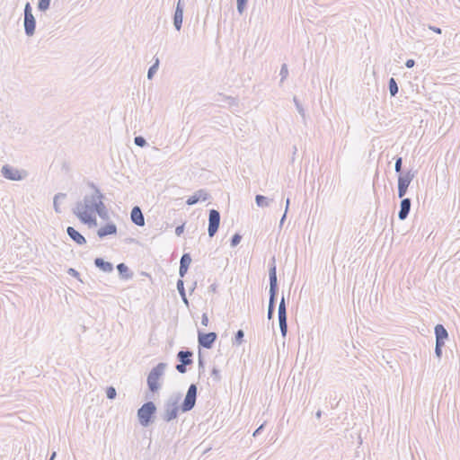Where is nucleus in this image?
Returning a JSON list of instances; mask_svg holds the SVG:
<instances>
[{"instance_id":"nucleus-8","label":"nucleus","mask_w":460,"mask_h":460,"mask_svg":"<svg viewBox=\"0 0 460 460\" xmlns=\"http://www.w3.org/2000/svg\"><path fill=\"white\" fill-rule=\"evenodd\" d=\"M217 339V334L214 332H203L201 331H198V342L199 347H202L204 349H211Z\"/></svg>"},{"instance_id":"nucleus-9","label":"nucleus","mask_w":460,"mask_h":460,"mask_svg":"<svg viewBox=\"0 0 460 460\" xmlns=\"http://www.w3.org/2000/svg\"><path fill=\"white\" fill-rule=\"evenodd\" d=\"M270 293H278L279 285L277 278L276 258L273 256L269 262Z\"/></svg>"},{"instance_id":"nucleus-1","label":"nucleus","mask_w":460,"mask_h":460,"mask_svg":"<svg viewBox=\"0 0 460 460\" xmlns=\"http://www.w3.org/2000/svg\"><path fill=\"white\" fill-rule=\"evenodd\" d=\"M197 394V385L195 384H191L187 390L185 398L181 406L178 405L181 397L180 394L170 396L164 402L162 419L166 422H170L177 418L179 410H181L182 412L191 411L196 404Z\"/></svg>"},{"instance_id":"nucleus-58","label":"nucleus","mask_w":460,"mask_h":460,"mask_svg":"<svg viewBox=\"0 0 460 460\" xmlns=\"http://www.w3.org/2000/svg\"><path fill=\"white\" fill-rule=\"evenodd\" d=\"M196 285H197V283H196V282H194L193 286H190V288H191V289H190V291H191V292H192V291H194V289H195V288H196Z\"/></svg>"},{"instance_id":"nucleus-16","label":"nucleus","mask_w":460,"mask_h":460,"mask_svg":"<svg viewBox=\"0 0 460 460\" xmlns=\"http://www.w3.org/2000/svg\"><path fill=\"white\" fill-rule=\"evenodd\" d=\"M411 200L409 198H404L401 200L400 210L398 212V218L400 220H405L411 211Z\"/></svg>"},{"instance_id":"nucleus-21","label":"nucleus","mask_w":460,"mask_h":460,"mask_svg":"<svg viewBox=\"0 0 460 460\" xmlns=\"http://www.w3.org/2000/svg\"><path fill=\"white\" fill-rule=\"evenodd\" d=\"M435 336L437 342H443L448 338V332L447 329L440 323L435 326Z\"/></svg>"},{"instance_id":"nucleus-42","label":"nucleus","mask_w":460,"mask_h":460,"mask_svg":"<svg viewBox=\"0 0 460 460\" xmlns=\"http://www.w3.org/2000/svg\"><path fill=\"white\" fill-rule=\"evenodd\" d=\"M211 376L216 382H219L221 380L220 371L217 367H213L211 371Z\"/></svg>"},{"instance_id":"nucleus-40","label":"nucleus","mask_w":460,"mask_h":460,"mask_svg":"<svg viewBox=\"0 0 460 460\" xmlns=\"http://www.w3.org/2000/svg\"><path fill=\"white\" fill-rule=\"evenodd\" d=\"M445 345L443 342H437L435 346V354L436 356L440 358L442 357V348Z\"/></svg>"},{"instance_id":"nucleus-14","label":"nucleus","mask_w":460,"mask_h":460,"mask_svg":"<svg viewBox=\"0 0 460 460\" xmlns=\"http://www.w3.org/2000/svg\"><path fill=\"white\" fill-rule=\"evenodd\" d=\"M130 219L137 226H145V217L138 206L133 207L130 212Z\"/></svg>"},{"instance_id":"nucleus-28","label":"nucleus","mask_w":460,"mask_h":460,"mask_svg":"<svg viewBox=\"0 0 460 460\" xmlns=\"http://www.w3.org/2000/svg\"><path fill=\"white\" fill-rule=\"evenodd\" d=\"M66 193H61V192H59V193L55 195L54 199H53V207H54V210H55L56 213H61L62 212V210H61V208L59 207L58 200L60 199H66Z\"/></svg>"},{"instance_id":"nucleus-7","label":"nucleus","mask_w":460,"mask_h":460,"mask_svg":"<svg viewBox=\"0 0 460 460\" xmlns=\"http://www.w3.org/2000/svg\"><path fill=\"white\" fill-rule=\"evenodd\" d=\"M278 317L279 323L280 328V332L283 337L287 335L288 332V317H287V307L285 303V298L282 296L278 309Z\"/></svg>"},{"instance_id":"nucleus-24","label":"nucleus","mask_w":460,"mask_h":460,"mask_svg":"<svg viewBox=\"0 0 460 460\" xmlns=\"http://www.w3.org/2000/svg\"><path fill=\"white\" fill-rule=\"evenodd\" d=\"M277 296H278V293H270L268 313H267V317L269 320H270L274 315Z\"/></svg>"},{"instance_id":"nucleus-35","label":"nucleus","mask_w":460,"mask_h":460,"mask_svg":"<svg viewBox=\"0 0 460 460\" xmlns=\"http://www.w3.org/2000/svg\"><path fill=\"white\" fill-rule=\"evenodd\" d=\"M198 368L199 376L205 372V360L200 352L199 353Z\"/></svg>"},{"instance_id":"nucleus-50","label":"nucleus","mask_w":460,"mask_h":460,"mask_svg":"<svg viewBox=\"0 0 460 460\" xmlns=\"http://www.w3.org/2000/svg\"><path fill=\"white\" fill-rule=\"evenodd\" d=\"M287 214H288V213L284 212V214H283L282 217L280 218V222H279V228H281V227H282V226H283V224H284V222H285V220H286V218H287Z\"/></svg>"},{"instance_id":"nucleus-32","label":"nucleus","mask_w":460,"mask_h":460,"mask_svg":"<svg viewBox=\"0 0 460 460\" xmlns=\"http://www.w3.org/2000/svg\"><path fill=\"white\" fill-rule=\"evenodd\" d=\"M248 0H236V9L240 15L243 13L246 9Z\"/></svg>"},{"instance_id":"nucleus-26","label":"nucleus","mask_w":460,"mask_h":460,"mask_svg":"<svg viewBox=\"0 0 460 460\" xmlns=\"http://www.w3.org/2000/svg\"><path fill=\"white\" fill-rule=\"evenodd\" d=\"M177 289H178V292L181 296V298L182 300V302L187 305L189 306V300L187 298V296H186V291H185V288H184V282L181 279H178L177 281Z\"/></svg>"},{"instance_id":"nucleus-3","label":"nucleus","mask_w":460,"mask_h":460,"mask_svg":"<svg viewBox=\"0 0 460 460\" xmlns=\"http://www.w3.org/2000/svg\"><path fill=\"white\" fill-rule=\"evenodd\" d=\"M166 367V363L161 362L158 363L155 367H153L149 372L146 383L149 391H151L152 393H156L161 388V384L159 383V380L164 375Z\"/></svg>"},{"instance_id":"nucleus-31","label":"nucleus","mask_w":460,"mask_h":460,"mask_svg":"<svg viewBox=\"0 0 460 460\" xmlns=\"http://www.w3.org/2000/svg\"><path fill=\"white\" fill-rule=\"evenodd\" d=\"M243 337H244V332L243 330H238L236 332H235V335H234V340L233 341V344L234 345H241L243 342Z\"/></svg>"},{"instance_id":"nucleus-18","label":"nucleus","mask_w":460,"mask_h":460,"mask_svg":"<svg viewBox=\"0 0 460 460\" xmlns=\"http://www.w3.org/2000/svg\"><path fill=\"white\" fill-rule=\"evenodd\" d=\"M66 234L75 243L79 245H84L86 243V239L84 236L73 226H68L66 228Z\"/></svg>"},{"instance_id":"nucleus-43","label":"nucleus","mask_w":460,"mask_h":460,"mask_svg":"<svg viewBox=\"0 0 460 460\" xmlns=\"http://www.w3.org/2000/svg\"><path fill=\"white\" fill-rule=\"evenodd\" d=\"M407 190H408V187H406V186L403 187L402 185H398V197L402 199H404L403 197L407 193Z\"/></svg>"},{"instance_id":"nucleus-30","label":"nucleus","mask_w":460,"mask_h":460,"mask_svg":"<svg viewBox=\"0 0 460 460\" xmlns=\"http://www.w3.org/2000/svg\"><path fill=\"white\" fill-rule=\"evenodd\" d=\"M94 212L97 213L98 216L102 219H106L108 217V211L103 202L99 205Z\"/></svg>"},{"instance_id":"nucleus-13","label":"nucleus","mask_w":460,"mask_h":460,"mask_svg":"<svg viewBox=\"0 0 460 460\" xmlns=\"http://www.w3.org/2000/svg\"><path fill=\"white\" fill-rule=\"evenodd\" d=\"M209 199V194L205 190H199L194 192L193 195L190 196L187 200L186 204L188 206H192L197 204L199 201H206Z\"/></svg>"},{"instance_id":"nucleus-47","label":"nucleus","mask_w":460,"mask_h":460,"mask_svg":"<svg viewBox=\"0 0 460 460\" xmlns=\"http://www.w3.org/2000/svg\"><path fill=\"white\" fill-rule=\"evenodd\" d=\"M183 230H184V225L178 226L175 228V234H176V235L180 236V235L183 233Z\"/></svg>"},{"instance_id":"nucleus-12","label":"nucleus","mask_w":460,"mask_h":460,"mask_svg":"<svg viewBox=\"0 0 460 460\" xmlns=\"http://www.w3.org/2000/svg\"><path fill=\"white\" fill-rule=\"evenodd\" d=\"M2 174L5 179L11 181H21L23 178L19 170L13 168L9 164L2 167Z\"/></svg>"},{"instance_id":"nucleus-10","label":"nucleus","mask_w":460,"mask_h":460,"mask_svg":"<svg viewBox=\"0 0 460 460\" xmlns=\"http://www.w3.org/2000/svg\"><path fill=\"white\" fill-rule=\"evenodd\" d=\"M220 226V213L217 209H210L208 213V233L209 237H213Z\"/></svg>"},{"instance_id":"nucleus-46","label":"nucleus","mask_w":460,"mask_h":460,"mask_svg":"<svg viewBox=\"0 0 460 460\" xmlns=\"http://www.w3.org/2000/svg\"><path fill=\"white\" fill-rule=\"evenodd\" d=\"M264 426H265V424H264V423H263V424H261V426H259V427L255 429V431L253 432L252 436H253V437H257L258 435H260V434L261 433V431L263 430Z\"/></svg>"},{"instance_id":"nucleus-15","label":"nucleus","mask_w":460,"mask_h":460,"mask_svg":"<svg viewBox=\"0 0 460 460\" xmlns=\"http://www.w3.org/2000/svg\"><path fill=\"white\" fill-rule=\"evenodd\" d=\"M23 24L25 34L29 37L32 36L36 28V20L33 14H25Z\"/></svg>"},{"instance_id":"nucleus-17","label":"nucleus","mask_w":460,"mask_h":460,"mask_svg":"<svg viewBox=\"0 0 460 460\" xmlns=\"http://www.w3.org/2000/svg\"><path fill=\"white\" fill-rule=\"evenodd\" d=\"M116 234H117V226L112 222L107 223L105 226L100 227L97 230V235L100 238H103L107 235H113Z\"/></svg>"},{"instance_id":"nucleus-33","label":"nucleus","mask_w":460,"mask_h":460,"mask_svg":"<svg viewBox=\"0 0 460 460\" xmlns=\"http://www.w3.org/2000/svg\"><path fill=\"white\" fill-rule=\"evenodd\" d=\"M51 0H39L38 1V9L40 12H46L49 9Z\"/></svg>"},{"instance_id":"nucleus-5","label":"nucleus","mask_w":460,"mask_h":460,"mask_svg":"<svg viewBox=\"0 0 460 460\" xmlns=\"http://www.w3.org/2000/svg\"><path fill=\"white\" fill-rule=\"evenodd\" d=\"M192 356L193 352L190 349L180 350L177 353V360L180 363L176 365L175 368L179 373L184 374L187 372V366L193 363Z\"/></svg>"},{"instance_id":"nucleus-51","label":"nucleus","mask_w":460,"mask_h":460,"mask_svg":"<svg viewBox=\"0 0 460 460\" xmlns=\"http://www.w3.org/2000/svg\"><path fill=\"white\" fill-rule=\"evenodd\" d=\"M217 288V285L216 283H213L208 287V290L211 292H216Z\"/></svg>"},{"instance_id":"nucleus-56","label":"nucleus","mask_w":460,"mask_h":460,"mask_svg":"<svg viewBox=\"0 0 460 460\" xmlns=\"http://www.w3.org/2000/svg\"><path fill=\"white\" fill-rule=\"evenodd\" d=\"M56 456H57V453L54 451V452H52L49 460H54L56 458Z\"/></svg>"},{"instance_id":"nucleus-19","label":"nucleus","mask_w":460,"mask_h":460,"mask_svg":"<svg viewBox=\"0 0 460 460\" xmlns=\"http://www.w3.org/2000/svg\"><path fill=\"white\" fill-rule=\"evenodd\" d=\"M191 256L190 253H183L180 260V268H179V275L181 278H183L190 265Z\"/></svg>"},{"instance_id":"nucleus-29","label":"nucleus","mask_w":460,"mask_h":460,"mask_svg":"<svg viewBox=\"0 0 460 460\" xmlns=\"http://www.w3.org/2000/svg\"><path fill=\"white\" fill-rule=\"evenodd\" d=\"M159 58H155L154 64L149 67L147 71V78L150 80L154 77L155 74L157 72L159 68Z\"/></svg>"},{"instance_id":"nucleus-55","label":"nucleus","mask_w":460,"mask_h":460,"mask_svg":"<svg viewBox=\"0 0 460 460\" xmlns=\"http://www.w3.org/2000/svg\"><path fill=\"white\" fill-rule=\"evenodd\" d=\"M227 99L230 101L229 103L230 104H233V103H236V100L233 97H227Z\"/></svg>"},{"instance_id":"nucleus-39","label":"nucleus","mask_w":460,"mask_h":460,"mask_svg":"<svg viewBox=\"0 0 460 460\" xmlns=\"http://www.w3.org/2000/svg\"><path fill=\"white\" fill-rule=\"evenodd\" d=\"M279 75L281 76L280 83H282L287 78V76L288 75V66H287L286 64H283L281 66Z\"/></svg>"},{"instance_id":"nucleus-53","label":"nucleus","mask_w":460,"mask_h":460,"mask_svg":"<svg viewBox=\"0 0 460 460\" xmlns=\"http://www.w3.org/2000/svg\"><path fill=\"white\" fill-rule=\"evenodd\" d=\"M429 29L437 33H439V34L441 33V29L438 27L430 26Z\"/></svg>"},{"instance_id":"nucleus-48","label":"nucleus","mask_w":460,"mask_h":460,"mask_svg":"<svg viewBox=\"0 0 460 460\" xmlns=\"http://www.w3.org/2000/svg\"><path fill=\"white\" fill-rule=\"evenodd\" d=\"M208 323V317L207 314H203L202 317H201V324L203 326H207Z\"/></svg>"},{"instance_id":"nucleus-52","label":"nucleus","mask_w":460,"mask_h":460,"mask_svg":"<svg viewBox=\"0 0 460 460\" xmlns=\"http://www.w3.org/2000/svg\"><path fill=\"white\" fill-rule=\"evenodd\" d=\"M289 205H290V199H289V198H288V199H286V206H285V212H286V213H288V211Z\"/></svg>"},{"instance_id":"nucleus-23","label":"nucleus","mask_w":460,"mask_h":460,"mask_svg":"<svg viewBox=\"0 0 460 460\" xmlns=\"http://www.w3.org/2000/svg\"><path fill=\"white\" fill-rule=\"evenodd\" d=\"M117 270L120 279H130L133 277V272L128 269V267L121 262L117 265Z\"/></svg>"},{"instance_id":"nucleus-34","label":"nucleus","mask_w":460,"mask_h":460,"mask_svg":"<svg viewBox=\"0 0 460 460\" xmlns=\"http://www.w3.org/2000/svg\"><path fill=\"white\" fill-rule=\"evenodd\" d=\"M293 102L296 105V108L298 113L303 117V119H305V109L303 108L302 104L300 103V102L296 96L293 97Z\"/></svg>"},{"instance_id":"nucleus-6","label":"nucleus","mask_w":460,"mask_h":460,"mask_svg":"<svg viewBox=\"0 0 460 460\" xmlns=\"http://www.w3.org/2000/svg\"><path fill=\"white\" fill-rule=\"evenodd\" d=\"M73 213L83 222L88 225H96V217L93 215V212L82 208V202L76 203L75 208L73 209Z\"/></svg>"},{"instance_id":"nucleus-38","label":"nucleus","mask_w":460,"mask_h":460,"mask_svg":"<svg viewBox=\"0 0 460 460\" xmlns=\"http://www.w3.org/2000/svg\"><path fill=\"white\" fill-rule=\"evenodd\" d=\"M116 395H117V392H116V389L113 386H109L106 389V396H107L108 399L113 400V399L116 398Z\"/></svg>"},{"instance_id":"nucleus-36","label":"nucleus","mask_w":460,"mask_h":460,"mask_svg":"<svg viewBox=\"0 0 460 460\" xmlns=\"http://www.w3.org/2000/svg\"><path fill=\"white\" fill-rule=\"evenodd\" d=\"M134 143L136 146H140V147H144L147 145L146 140L142 136L135 137Z\"/></svg>"},{"instance_id":"nucleus-27","label":"nucleus","mask_w":460,"mask_h":460,"mask_svg":"<svg viewBox=\"0 0 460 460\" xmlns=\"http://www.w3.org/2000/svg\"><path fill=\"white\" fill-rule=\"evenodd\" d=\"M388 89H389L390 95L392 97H394L398 93V91H399L398 84L394 77H391L388 81Z\"/></svg>"},{"instance_id":"nucleus-44","label":"nucleus","mask_w":460,"mask_h":460,"mask_svg":"<svg viewBox=\"0 0 460 460\" xmlns=\"http://www.w3.org/2000/svg\"><path fill=\"white\" fill-rule=\"evenodd\" d=\"M67 274L72 276V277H74V278H75V279H77L78 280L82 281L80 279V273L76 270H75L73 268H69L67 270Z\"/></svg>"},{"instance_id":"nucleus-25","label":"nucleus","mask_w":460,"mask_h":460,"mask_svg":"<svg viewBox=\"0 0 460 460\" xmlns=\"http://www.w3.org/2000/svg\"><path fill=\"white\" fill-rule=\"evenodd\" d=\"M272 201V199H270L261 194H257L255 196V203L260 208H267L270 205Z\"/></svg>"},{"instance_id":"nucleus-57","label":"nucleus","mask_w":460,"mask_h":460,"mask_svg":"<svg viewBox=\"0 0 460 460\" xmlns=\"http://www.w3.org/2000/svg\"><path fill=\"white\" fill-rule=\"evenodd\" d=\"M196 285H197V283H196V282H194L193 286H190V288H191V289H190V291H191V292H192V291H194V289H195V288H196Z\"/></svg>"},{"instance_id":"nucleus-4","label":"nucleus","mask_w":460,"mask_h":460,"mask_svg":"<svg viewBox=\"0 0 460 460\" xmlns=\"http://www.w3.org/2000/svg\"><path fill=\"white\" fill-rule=\"evenodd\" d=\"M156 410L157 409L154 402L149 401L145 402L137 410V419L140 425L143 427H148L154 421Z\"/></svg>"},{"instance_id":"nucleus-41","label":"nucleus","mask_w":460,"mask_h":460,"mask_svg":"<svg viewBox=\"0 0 460 460\" xmlns=\"http://www.w3.org/2000/svg\"><path fill=\"white\" fill-rule=\"evenodd\" d=\"M402 158L398 156L395 158L394 170L397 173L402 172Z\"/></svg>"},{"instance_id":"nucleus-49","label":"nucleus","mask_w":460,"mask_h":460,"mask_svg":"<svg viewBox=\"0 0 460 460\" xmlns=\"http://www.w3.org/2000/svg\"><path fill=\"white\" fill-rule=\"evenodd\" d=\"M414 65H415V61H414L413 59H408V60H406V62H405V66H406L407 68H411V67H413V66H414Z\"/></svg>"},{"instance_id":"nucleus-11","label":"nucleus","mask_w":460,"mask_h":460,"mask_svg":"<svg viewBox=\"0 0 460 460\" xmlns=\"http://www.w3.org/2000/svg\"><path fill=\"white\" fill-rule=\"evenodd\" d=\"M184 1L178 0L173 14V25L176 31H180L182 26Z\"/></svg>"},{"instance_id":"nucleus-20","label":"nucleus","mask_w":460,"mask_h":460,"mask_svg":"<svg viewBox=\"0 0 460 460\" xmlns=\"http://www.w3.org/2000/svg\"><path fill=\"white\" fill-rule=\"evenodd\" d=\"M94 265L100 270L106 273H110L113 270V264L111 262L104 261L102 258L100 257L94 259Z\"/></svg>"},{"instance_id":"nucleus-54","label":"nucleus","mask_w":460,"mask_h":460,"mask_svg":"<svg viewBox=\"0 0 460 460\" xmlns=\"http://www.w3.org/2000/svg\"><path fill=\"white\" fill-rule=\"evenodd\" d=\"M315 417L317 419H320L322 417V411L321 410H318L316 412H315Z\"/></svg>"},{"instance_id":"nucleus-45","label":"nucleus","mask_w":460,"mask_h":460,"mask_svg":"<svg viewBox=\"0 0 460 460\" xmlns=\"http://www.w3.org/2000/svg\"><path fill=\"white\" fill-rule=\"evenodd\" d=\"M25 14H32V8L29 2H27L24 6V15Z\"/></svg>"},{"instance_id":"nucleus-2","label":"nucleus","mask_w":460,"mask_h":460,"mask_svg":"<svg viewBox=\"0 0 460 460\" xmlns=\"http://www.w3.org/2000/svg\"><path fill=\"white\" fill-rule=\"evenodd\" d=\"M87 186L92 189L91 194H86L82 202V208L94 212V210L102 203L104 195L101 192L97 185L92 181L87 182Z\"/></svg>"},{"instance_id":"nucleus-22","label":"nucleus","mask_w":460,"mask_h":460,"mask_svg":"<svg viewBox=\"0 0 460 460\" xmlns=\"http://www.w3.org/2000/svg\"><path fill=\"white\" fill-rule=\"evenodd\" d=\"M413 178L414 173L411 171H408L404 174L401 172L398 176V185L409 187Z\"/></svg>"},{"instance_id":"nucleus-37","label":"nucleus","mask_w":460,"mask_h":460,"mask_svg":"<svg viewBox=\"0 0 460 460\" xmlns=\"http://www.w3.org/2000/svg\"><path fill=\"white\" fill-rule=\"evenodd\" d=\"M241 240H242V235L238 233H235L231 238L230 245L232 247H235L240 243Z\"/></svg>"}]
</instances>
